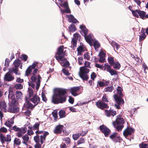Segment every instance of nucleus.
<instances>
[{"instance_id":"1","label":"nucleus","mask_w":148,"mask_h":148,"mask_svg":"<svg viewBox=\"0 0 148 148\" xmlns=\"http://www.w3.org/2000/svg\"><path fill=\"white\" fill-rule=\"evenodd\" d=\"M67 92L66 89L59 88L55 90L52 96L51 102L54 104L63 103L66 100Z\"/></svg>"},{"instance_id":"2","label":"nucleus","mask_w":148,"mask_h":148,"mask_svg":"<svg viewBox=\"0 0 148 148\" xmlns=\"http://www.w3.org/2000/svg\"><path fill=\"white\" fill-rule=\"evenodd\" d=\"M36 135L34 136V139L36 143H38L40 142L41 144L43 143V140H45L46 136L49 134L47 132L39 131L37 130L35 132Z\"/></svg>"},{"instance_id":"3","label":"nucleus","mask_w":148,"mask_h":148,"mask_svg":"<svg viewBox=\"0 0 148 148\" xmlns=\"http://www.w3.org/2000/svg\"><path fill=\"white\" fill-rule=\"evenodd\" d=\"M90 70L84 66L81 67L80 68L79 75L80 77L83 81H87L89 79L88 73H89Z\"/></svg>"},{"instance_id":"4","label":"nucleus","mask_w":148,"mask_h":148,"mask_svg":"<svg viewBox=\"0 0 148 148\" xmlns=\"http://www.w3.org/2000/svg\"><path fill=\"white\" fill-rule=\"evenodd\" d=\"M42 79L39 74L32 75L30 79L32 82L36 83V89L37 90L39 88L41 82V79Z\"/></svg>"},{"instance_id":"5","label":"nucleus","mask_w":148,"mask_h":148,"mask_svg":"<svg viewBox=\"0 0 148 148\" xmlns=\"http://www.w3.org/2000/svg\"><path fill=\"white\" fill-rule=\"evenodd\" d=\"M64 48L63 45H61L58 48L57 52L55 56L56 60H61L63 58V55H65V53L64 52Z\"/></svg>"},{"instance_id":"6","label":"nucleus","mask_w":148,"mask_h":148,"mask_svg":"<svg viewBox=\"0 0 148 148\" xmlns=\"http://www.w3.org/2000/svg\"><path fill=\"white\" fill-rule=\"evenodd\" d=\"M100 130L105 136L108 137L110 133V130L105 125L103 124L99 127Z\"/></svg>"},{"instance_id":"7","label":"nucleus","mask_w":148,"mask_h":148,"mask_svg":"<svg viewBox=\"0 0 148 148\" xmlns=\"http://www.w3.org/2000/svg\"><path fill=\"white\" fill-rule=\"evenodd\" d=\"M96 105L97 108L102 110L109 108L108 105L101 100H99L96 102Z\"/></svg>"},{"instance_id":"8","label":"nucleus","mask_w":148,"mask_h":148,"mask_svg":"<svg viewBox=\"0 0 148 148\" xmlns=\"http://www.w3.org/2000/svg\"><path fill=\"white\" fill-rule=\"evenodd\" d=\"M38 63L34 62L32 65L29 66L27 69L25 71V75L28 77L30 75L32 71V70L34 69L37 65Z\"/></svg>"},{"instance_id":"9","label":"nucleus","mask_w":148,"mask_h":148,"mask_svg":"<svg viewBox=\"0 0 148 148\" xmlns=\"http://www.w3.org/2000/svg\"><path fill=\"white\" fill-rule=\"evenodd\" d=\"M16 103H13L11 102L9 103V109H10L12 111H10L9 112L12 113H15L18 112L19 111V108H18L16 106Z\"/></svg>"},{"instance_id":"10","label":"nucleus","mask_w":148,"mask_h":148,"mask_svg":"<svg viewBox=\"0 0 148 148\" xmlns=\"http://www.w3.org/2000/svg\"><path fill=\"white\" fill-rule=\"evenodd\" d=\"M135 131L134 129L132 127H127L123 131V135L126 138L129 135H131L132 133H134Z\"/></svg>"},{"instance_id":"11","label":"nucleus","mask_w":148,"mask_h":148,"mask_svg":"<svg viewBox=\"0 0 148 148\" xmlns=\"http://www.w3.org/2000/svg\"><path fill=\"white\" fill-rule=\"evenodd\" d=\"M123 97V95H119L118 96L116 94L114 95V97L116 102L119 104H123L124 103V101L122 98Z\"/></svg>"},{"instance_id":"12","label":"nucleus","mask_w":148,"mask_h":148,"mask_svg":"<svg viewBox=\"0 0 148 148\" xmlns=\"http://www.w3.org/2000/svg\"><path fill=\"white\" fill-rule=\"evenodd\" d=\"M29 100L32 102L35 106L37 105L40 101V98L36 94H35L32 97L30 98Z\"/></svg>"},{"instance_id":"13","label":"nucleus","mask_w":148,"mask_h":148,"mask_svg":"<svg viewBox=\"0 0 148 148\" xmlns=\"http://www.w3.org/2000/svg\"><path fill=\"white\" fill-rule=\"evenodd\" d=\"M14 93L13 91L10 90L9 91L8 96V99L10 101L13 103H16L17 100L15 98Z\"/></svg>"},{"instance_id":"14","label":"nucleus","mask_w":148,"mask_h":148,"mask_svg":"<svg viewBox=\"0 0 148 148\" xmlns=\"http://www.w3.org/2000/svg\"><path fill=\"white\" fill-rule=\"evenodd\" d=\"M117 133L114 132L110 136V138L114 142L116 143L119 142L120 140V137L117 136Z\"/></svg>"},{"instance_id":"15","label":"nucleus","mask_w":148,"mask_h":148,"mask_svg":"<svg viewBox=\"0 0 148 148\" xmlns=\"http://www.w3.org/2000/svg\"><path fill=\"white\" fill-rule=\"evenodd\" d=\"M105 112L106 115L108 117H110L111 116L114 117L117 114L116 111L113 109H110L109 110H105Z\"/></svg>"},{"instance_id":"16","label":"nucleus","mask_w":148,"mask_h":148,"mask_svg":"<svg viewBox=\"0 0 148 148\" xmlns=\"http://www.w3.org/2000/svg\"><path fill=\"white\" fill-rule=\"evenodd\" d=\"M79 27L81 29L80 31V32L82 35L84 36L87 35L88 31L85 25H81Z\"/></svg>"},{"instance_id":"17","label":"nucleus","mask_w":148,"mask_h":148,"mask_svg":"<svg viewBox=\"0 0 148 148\" xmlns=\"http://www.w3.org/2000/svg\"><path fill=\"white\" fill-rule=\"evenodd\" d=\"M125 122L123 118H116L115 121L113 122V125L114 127H116L117 124L123 125L124 123Z\"/></svg>"},{"instance_id":"18","label":"nucleus","mask_w":148,"mask_h":148,"mask_svg":"<svg viewBox=\"0 0 148 148\" xmlns=\"http://www.w3.org/2000/svg\"><path fill=\"white\" fill-rule=\"evenodd\" d=\"M14 78V77L11 74V73L9 71L7 72L5 75L4 77V80L5 81L10 82L13 80Z\"/></svg>"},{"instance_id":"19","label":"nucleus","mask_w":148,"mask_h":148,"mask_svg":"<svg viewBox=\"0 0 148 148\" xmlns=\"http://www.w3.org/2000/svg\"><path fill=\"white\" fill-rule=\"evenodd\" d=\"M63 127L64 126L62 125H60L57 126L53 131L54 133L56 134L61 133Z\"/></svg>"},{"instance_id":"20","label":"nucleus","mask_w":148,"mask_h":148,"mask_svg":"<svg viewBox=\"0 0 148 148\" xmlns=\"http://www.w3.org/2000/svg\"><path fill=\"white\" fill-rule=\"evenodd\" d=\"M80 89V87L79 86L74 87L71 88L70 92L73 95L76 96L78 95L77 92Z\"/></svg>"},{"instance_id":"21","label":"nucleus","mask_w":148,"mask_h":148,"mask_svg":"<svg viewBox=\"0 0 148 148\" xmlns=\"http://www.w3.org/2000/svg\"><path fill=\"white\" fill-rule=\"evenodd\" d=\"M106 53L102 51H100L99 54V56L100 57V59L99 60V62L103 63L105 62V57L106 56Z\"/></svg>"},{"instance_id":"22","label":"nucleus","mask_w":148,"mask_h":148,"mask_svg":"<svg viewBox=\"0 0 148 148\" xmlns=\"http://www.w3.org/2000/svg\"><path fill=\"white\" fill-rule=\"evenodd\" d=\"M86 42L88 43L90 46L93 45L92 41V39L91 36L90 35H86L84 36Z\"/></svg>"},{"instance_id":"23","label":"nucleus","mask_w":148,"mask_h":148,"mask_svg":"<svg viewBox=\"0 0 148 148\" xmlns=\"http://www.w3.org/2000/svg\"><path fill=\"white\" fill-rule=\"evenodd\" d=\"M141 34L139 36V41H141L144 40L146 37V35L145 33V29L142 28L141 31Z\"/></svg>"},{"instance_id":"24","label":"nucleus","mask_w":148,"mask_h":148,"mask_svg":"<svg viewBox=\"0 0 148 148\" xmlns=\"http://www.w3.org/2000/svg\"><path fill=\"white\" fill-rule=\"evenodd\" d=\"M25 107L28 109L32 110L33 108L35 106L34 105V106L29 101H26L25 103Z\"/></svg>"},{"instance_id":"25","label":"nucleus","mask_w":148,"mask_h":148,"mask_svg":"<svg viewBox=\"0 0 148 148\" xmlns=\"http://www.w3.org/2000/svg\"><path fill=\"white\" fill-rule=\"evenodd\" d=\"M68 21L70 23H74L78 22V21L71 14L70 16V17L68 19Z\"/></svg>"},{"instance_id":"26","label":"nucleus","mask_w":148,"mask_h":148,"mask_svg":"<svg viewBox=\"0 0 148 148\" xmlns=\"http://www.w3.org/2000/svg\"><path fill=\"white\" fill-rule=\"evenodd\" d=\"M22 139L23 140V143L27 145V143L28 142L29 140V137L28 136V134H25L24 136H23Z\"/></svg>"},{"instance_id":"27","label":"nucleus","mask_w":148,"mask_h":148,"mask_svg":"<svg viewBox=\"0 0 148 148\" xmlns=\"http://www.w3.org/2000/svg\"><path fill=\"white\" fill-rule=\"evenodd\" d=\"M94 48L96 51H98V49L100 47L101 45L99 42L97 41H95L93 43Z\"/></svg>"},{"instance_id":"28","label":"nucleus","mask_w":148,"mask_h":148,"mask_svg":"<svg viewBox=\"0 0 148 148\" xmlns=\"http://www.w3.org/2000/svg\"><path fill=\"white\" fill-rule=\"evenodd\" d=\"M14 123V120L11 119L10 120H7L5 123V125L9 127H11Z\"/></svg>"},{"instance_id":"29","label":"nucleus","mask_w":148,"mask_h":148,"mask_svg":"<svg viewBox=\"0 0 148 148\" xmlns=\"http://www.w3.org/2000/svg\"><path fill=\"white\" fill-rule=\"evenodd\" d=\"M6 103L4 100H2L0 101V108L2 110H3L6 106Z\"/></svg>"},{"instance_id":"30","label":"nucleus","mask_w":148,"mask_h":148,"mask_svg":"<svg viewBox=\"0 0 148 148\" xmlns=\"http://www.w3.org/2000/svg\"><path fill=\"white\" fill-rule=\"evenodd\" d=\"M9 71L11 73L14 72L16 75H19L20 74V73H18V68H12L11 69H9Z\"/></svg>"},{"instance_id":"31","label":"nucleus","mask_w":148,"mask_h":148,"mask_svg":"<svg viewBox=\"0 0 148 148\" xmlns=\"http://www.w3.org/2000/svg\"><path fill=\"white\" fill-rule=\"evenodd\" d=\"M21 63V61L18 59L15 60L13 63V64L15 68H18L20 66Z\"/></svg>"},{"instance_id":"32","label":"nucleus","mask_w":148,"mask_h":148,"mask_svg":"<svg viewBox=\"0 0 148 148\" xmlns=\"http://www.w3.org/2000/svg\"><path fill=\"white\" fill-rule=\"evenodd\" d=\"M15 95L17 99L19 100L22 98V93L21 91L18 90L16 91Z\"/></svg>"},{"instance_id":"33","label":"nucleus","mask_w":148,"mask_h":148,"mask_svg":"<svg viewBox=\"0 0 148 148\" xmlns=\"http://www.w3.org/2000/svg\"><path fill=\"white\" fill-rule=\"evenodd\" d=\"M66 113L64 110H60L59 112V115L60 118H64L66 116Z\"/></svg>"},{"instance_id":"34","label":"nucleus","mask_w":148,"mask_h":148,"mask_svg":"<svg viewBox=\"0 0 148 148\" xmlns=\"http://www.w3.org/2000/svg\"><path fill=\"white\" fill-rule=\"evenodd\" d=\"M111 66L112 65H109L108 63H106L104 64L103 70L105 71L106 70L108 72L111 69Z\"/></svg>"},{"instance_id":"35","label":"nucleus","mask_w":148,"mask_h":148,"mask_svg":"<svg viewBox=\"0 0 148 148\" xmlns=\"http://www.w3.org/2000/svg\"><path fill=\"white\" fill-rule=\"evenodd\" d=\"M146 12L144 11L139 10V15L140 18L143 19H144L145 15Z\"/></svg>"},{"instance_id":"36","label":"nucleus","mask_w":148,"mask_h":148,"mask_svg":"<svg viewBox=\"0 0 148 148\" xmlns=\"http://www.w3.org/2000/svg\"><path fill=\"white\" fill-rule=\"evenodd\" d=\"M112 66L114 68L117 70H119L121 66V65L119 62H115Z\"/></svg>"},{"instance_id":"37","label":"nucleus","mask_w":148,"mask_h":148,"mask_svg":"<svg viewBox=\"0 0 148 148\" xmlns=\"http://www.w3.org/2000/svg\"><path fill=\"white\" fill-rule=\"evenodd\" d=\"M139 10H130V11L132 12L133 15L137 18L139 17L138 14H139Z\"/></svg>"},{"instance_id":"38","label":"nucleus","mask_w":148,"mask_h":148,"mask_svg":"<svg viewBox=\"0 0 148 148\" xmlns=\"http://www.w3.org/2000/svg\"><path fill=\"white\" fill-rule=\"evenodd\" d=\"M108 61L110 64L112 66L113 64L115 62L114 61V58L112 57H109L108 59Z\"/></svg>"},{"instance_id":"39","label":"nucleus","mask_w":148,"mask_h":148,"mask_svg":"<svg viewBox=\"0 0 148 148\" xmlns=\"http://www.w3.org/2000/svg\"><path fill=\"white\" fill-rule=\"evenodd\" d=\"M111 45L114 48V47H116V50H117L120 47V45L116 42L115 41H112L111 43Z\"/></svg>"},{"instance_id":"40","label":"nucleus","mask_w":148,"mask_h":148,"mask_svg":"<svg viewBox=\"0 0 148 148\" xmlns=\"http://www.w3.org/2000/svg\"><path fill=\"white\" fill-rule=\"evenodd\" d=\"M69 29L71 32H73L75 31L76 30V28L75 25L73 24H71L69 27Z\"/></svg>"},{"instance_id":"41","label":"nucleus","mask_w":148,"mask_h":148,"mask_svg":"<svg viewBox=\"0 0 148 148\" xmlns=\"http://www.w3.org/2000/svg\"><path fill=\"white\" fill-rule=\"evenodd\" d=\"M0 139L2 144H3L6 141V137L3 134H0Z\"/></svg>"},{"instance_id":"42","label":"nucleus","mask_w":148,"mask_h":148,"mask_svg":"<svg viewBox=\"0 0 148 148\" xmlns=\"http://www.w3.org/2000/svg\"><path fill=\"white\" fill-rule=\"evenodd\" d=\"M14 145H19L21 144V141L19 138H15L14 140Z\"/></svg>"},{"instance_id":"43","label":"nucleus","mask_w":148,"mask_h":148,"mask_svg":"<svg viewBox=\"0 0 148 148\" xmlns=\"http://www.w3.org/2000/svg\"><path fill=\"white\" fill-rule=\"evenodd\" d=\"M28 92L29 95V97L31 98L32 96H33L34 93L33 90L31 88H28Z\"/></svg>"},{"instance_id":"44","label":"nucleus","mask_w":148,"mask_h":148,"mask_svg":"<svg viewBox=\"0 0 148 148\" xmlns=\"http://www.w3.org/2000/svg\"><path fill=\"white\" fill-rule=\"evenodd\" d=\"M105 91L111 92L114 90V87L113 86H108L105 88Z\"/></svg>"},{"instance_id":"45","label":"nucleus","mask_w":148,"mask_h":148,"mask_svg":"<svg viewBox=\"0 0 148 148\" xmlns=\"http://www.w3.org/2000/svg\"><path fill=\"white\" fill-rule=\"evenodd\" d=\"M123 127L124 125H123L117 124L115 128H116L117 130L118 131L121 132Z\"/></svg>"},{"instance_id":"46","label":"nucleus","mask_w":148,"mask_h":148,"mask_svg":"<svg viewBox=\"0 0 148 148\" xmlns=\"http://www.w3.org/2000/svg\"><path fill=\"white\" fill-rule=\"evenodd\" d=\"M71 44L72 45L73 48L74 49L76 47L77 45V40L73 38L71 41Z\"/></svg>"},{"instance_id":"47","label":"nucleus","mask_w":148,"mask_h":148,"mask_svg":"<svg viewBox=\"0 0 148 148\" xmlns=\"http://www.w3.org/2000/svg\"><path fill=\"white\" fill-rule=\"evenodd\" d=\"M81 136V134L79 133H78L76 134H73V138L74 140H77Z\"/></svg>"},{"instance_id":"48","label":"nucleus","mask_w":148,"mask_h":148,"mask_svg":"<svg viewBox=\"0 0 148 148\" xmlns=\"http://www.w3.org/2000/svg\"><path fill=\"white\" fill-rule=\"evenodd\" d=\"M14 88L17 89H21L23 88V86L20 84H16L14 85Z\"/></svg>"},{"instance_id":"49","label":"nucleus","mask_w":148,"mask_h":148,"mask_svg":"<svg viewBox=\"0 0 148 148\" xmlns=\"http://www.w3.org/2000/svg\"><path fill=\"white\" fill-rule=\"evenodd\" d=\"M52 114L54 118V120L56 121L58 117L57 112L56 111H54L52 112Z\"/></svg>"},{"instance_id":"50","label":"nucleus","mask_w":148,"mask_h":148,"mask_svg":"<svg viewBox=\"0 0 148 148\" xmlns=\"http://www.w3.org/2000/svg\"><path fill=\"white\" fill-rule=\"evenodd\" d=\"M117 93L119 95H123L122 93V91H123V90L121 87L118 86V87L117 88Z\"/></svg>"},{"instance_id":"51","label":"nucleus","mask_w":148,"mask_h":148,"mask_svg":"<svg viewBox=\"0 0 148 148\" xmlns=\"http://www.w3.org/2000/svg\"><path fill=\"white\" fill-rule=\"evenodd\" d=\"M102 101L103 102H109L108 99V97L106 95H103L102 98Z\"/></svg>"},{"instance_id":"52","label":"nucleus","mask_w":148,"mask_h":148,"mask_svg":"<svg viewBox=\"0 0 148 148\" xmlns=\"http://www.w3.org/2000/svg\"><path fill=\"white\" fill-rule=\"evenodd\" d=\"M40 124V123L38 122L35 123L34 125L33 126L34 130H39V126Z\"/></svg>"},{"instance_id":"53","label":"nucleus","mask_w":148,"mask_h":148,"mask_svg":"<svg viewBox=\"0 0 148 148\" xmlns=\"http://www.w3.org/2000/svg\"><path fill=\"white\" fill-rule=\"evenodd\" d=\"M85 143V140L84 138H81L79 140L77 141V144L79 145L80 144L84 143Z\"/></svg>"},{"instance_id":"54","label":"nucleus","mask_w":148,"mask_h":148,"mask_svg":"<svg viewBox=\"0 0 148 148\" xmlns=\"http://www.w3.org/2000/svg\"><path fill=\"white\" fill-rule=\"evenodd\" d=\"M108 72L112 76L114 75H117V72L112 69H111Z\"/></svg>"},{"instance_id":"55","label":"nucleus","mask_w":148,"mask_h":148,"mask_svg":"<svg viewBox=\"0 0 148 148\" xmlns=\"http://www.w3.org/2000/svg\"><path fill=\"white\" fill-rule=\"evenodd\" d=\"M8 106H6L5 108L3 110V111L5 112H9L10 111H12L10 109H9V103L8 104Z\"/></svg>"},{"instance_id":"56","label":"nucleus","mask_w":148,"mask_h":148,"mask_svg":"<svg viewBox=\"0 0 148 148\" xmlns=\"http://www.w3.org/2000/svg\"><path fill=\"white\" fill-rule=\"evenodd\" d=\"M84 59H86L87 60H89L90 59V56L89 55L88 52H86L84 55Z\"/></svg>"},{"instance_id":"57","label":"nucleus","mask_w":148,"mask_h":148,"mask_svg":"<svg viewBox=\"0 0 148 148\" xmlns=\"http://www.w3.org/2000/svg\"><path fill=\"white\" fill-rule=\"evenodd\" d=\"M63 140L65 141L67 144H70L71 142L70 139L69 137L64 138L63 139Z\"/></svg>"},{"instance_id":"58","label":"nucleus","mask_w":148,"mask_h":148,"mask_svg":"<svg viewBox=\"0 0 148 148\" xmlns=\"http://www.w3.org/2000/svg\"><path fill=\"white\" fill-rule=\"evenodd\" d=\"M73 37L74 39L77 40L79 37H81V36L78 33H76L74 34Z\"/></svg>"},{"instance_id":"59","label":"nucleus","mask_w":148,"mask_h":148,"mask_svg":"<svg viewBox=\"0 0 148 148\" xmlns=\"http://www.w3.org/2000/svg\"><path fill=\"white\" fill-rule=\"evenodd\" d=\"M10 60L8 58H6L5 60V66L6 67H8L9 66V64L10 63Z\"/></svg>"},{"instance_id":"60","label":"nucleus","mask_w":148,"mask_h":148,"mask_svg":"<svg viewBox=\"0 0 148 148\" xmlns=\"http://www.w3.org/2000/svg\"><path fill=\"white\" fill-rule=\"evenodd\" d=\"M7 131L8 130L7 129L4 127H1L0 129V132L6 133Z\"/></svg>"},{"instance_id":"61","label":"nucleus","mask_w":148,"mask_h":148,"mask_svg":"<svg viewBox=\"0 0 148 148\" xmlns=\"http://www.w3.org/2000/svg\"><path fill=\"white\" fill-rule=\"evenodd\" d=\"M12 129L15 131L20 132L21 130V128H20L18 127H17L16 125L12 127Z\"/></svg>"},{"instance_id":"62","label":"nucleus","mask_w":148,"mask_h":148,"mask_svg":"<svg viewBox=\"0 0 148 148\" xmlns=\"http://www.w3.org/2000/svg\"><path fill=\"white\" fill-rule=\"evenodd\" d=\"M62 71L63 73L67 76H69L70 74L68 70L66 69H62Z\"/></svg>"},{"instance_id":"63","label":"nucleus","mask_w":148,"mask_h":148,"mask_svg":"<svg viewBox=\"0 0 148 148\" xmlns=\"http://www.w3.org/2000/svg\"><path fill=\"white\" fill-rule=\"evenodd\" d=\"M96 76L95 73L93 72L92 73L91 75V78L94 81Z\"/></svg>"},{"instance_id":"64","label":"nucleus","mask_w":148,"mask_h":148,"mask_svg":"<svg viewBox=\"0 0 148 148\" xmlns=\"http://www.w3.org/2000/svg\"><path fill=\"white\" fill-rule=\"evenodd\" d=\"M140 148H146L148 146V144H144L142 143L140 144Z\"/></svg>"}]
</instances>
